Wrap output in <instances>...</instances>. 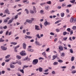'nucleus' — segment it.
I'll return each instance as SVG.
<instances>
[{"label":"nucleus","mask_w":76,"mask_h":76,"mask_svg":"<svg viewBox=\"0 0 76 76\" xmlns=\"http://www.w3.org/2000/svg\"><path fill=\"white\" fill-rule=\"evenodd\" d=\"M38 63V59H36L33 60L32 64L34 65H36Z\"/></svg>","instance_id":"f257e3e1"},{"label":"nucleus","mask_w":76,"mask_h":76,"mask_svg":"<svg viewBox=\"0 0 76 76\" xmlns=\"http://www.w3.org/2000/svg\"><path fill=\"white\" fill-rule=\"evenodd\" d=\"M24 52H25V51H22L21 52H20V54L21 55V56H26V53Z\"/></svg>","instance_id":"f03ea898"},{"label":"nucleus","mask_w":76,"mask_h":76,"mask_svg":"<svg viewBox=\"0 0 76 76\" xmlns=\"http://www.w3.org/2000/svg\"><path fill=\"white\" fill-rule=\"evenodd\" d=\"M15 18H11L10 20L7 23L8 24H10V23H12L13 22V20H14Z\"/></svg>","instance_id":"7ed1b4c3"},{"label":"nucleus","mask_w":76,"mask_h":76,"mask_svg":"<svg viewBox=\"0 0 76 76\" xmlns=\"http://www.w3.org/2000/svg\"><path fill=\"white\" fill-rule=\"evenodd\" d=\"M4 13H7L8 15H9L10 14V12H9V9L8 8L6 9L4 11Z\"/></svg>","instance_id":"20e7f679"},{"label":"nucleus","mask_w":76,"mask_h":76,"mask_svg":"<svg viewBox=\"0 0 76 76\" xmlns=\"http://www.w3.org/2000/svg\"><path fill=\"white\" fill-rule=\"evenodd\" d=\"M35 30H37V31H39V30H40L39 28V26L37 25H35Z\"/></svg>","instance_id":"39448f33"},{"label":"nucleus","mask_w":76,"mask_h":76,"mask_svg":"<svg viewBox=\"0 0 76 76\" xmlns=\"http://www.w3.org/2000/svg\"><path fill=\"white\" fill-rule=\"evenodd\" d=\"M57 57H58V55H57V54H56V55H54L53 56V59H52V60H55V59H56V58H57Z\"/></svg>","instance_id":"423d86ee"},{"label":"nucleus","mask_w":76,"mask_h":76,"mask_svg":"<svg viewBox=\"0 0 76 76\" xmlns=\"http://www.w3.org/2000/svg\"><path fill=\"white\" fill-rule=\"evenodd\" d=\"M23 49H26V43H24L23 44Z\"/></svg>","instance_id":"0eeeda50"},{"label":"nucleus","mask_w":76,"mask_h":76,"mask_svg":"<svg viewBox=\"0 0 76 76\" xmlns=\"http://www.w3.org/2000/svg\"><path fill=\"white\" fill-rule=\"evenodd\" d=\"M1 49L2 50H3L4 51H6V50H7V48H5V47L3 46H1Z\"/></svg>","instance_id":"6e6552de"},{"label":"nucleus","mask_w":76,"mask_h":76,"mask_svg":"<svg viewBox=\"0 0 76 76\" xmlns=\"http://www.w3.org/2000/svg\"><path fill=\"white\" fill-rule=\"evenodd\" d=\"M26 22H28V23H32V20H29V19H27L26 20Z\"/></svg>","instance_id":"1a4fd4ad"},{"label":"nucleus","mask_w":76,"mask_h":76,"mask_svg":"<svg viewBox=\"0 0 76 76\" xmlns=\"http://www.w3.org/2000/svg\"><path fill=\"white\" fill-rule=\"evenodd\" d=\"M24 61H25V60H27V61H29L30 60V58H28V57L27 56L26 57V58L24 59Z\"/></svg>","instance_id":"9d476101"},{"label":"nucleus","mask_w":76,"mask_h":76,"mask_svg":"<svg viewBox=\"0 0 76 76\" xmlns=\"http://www.w3.org/2000/svg\"><path fill=\"white\" fill-rule=\"evenodd\" d=\"M59 49L61 51H63V48L61 46H59Z\"/></svg>","instance_id":"9b49d317"},{"label":"nucleus","mask_w":76,"mask_h":76,"mask_svg":"<svg viewBox=\"0 0 76 76\" xmlns=\"http://www.w3.org/2000/svg\"><path fill=\"white\" fill-rule=\"evenodd\" d=\"M42 55H43V56H44L45 58H47L46 53L45 52H44L42 53Z\"/></svg>","instance_id":"f8f14e48"},{"label":"nucleus","mask_w":76,"mask_h":76,"mask_svg":"<svg viewBox=\"0 0 76 76\" xmlns=\"http://www.w3.org/2000/svg\"><path fill=\"white\" fill-rule=\"evenodd\" d=\"M16 61V63H18V64H19V65H21V64H22V62H21V61Z\"/></svg>","instance_id":"ddd939ff"},{"label":"nucleus","mask_w":76,"mask_h":76,"mask_svg":"<svg viewBox=\"0 0 76 76\" xmlns=\"http://www.w3.org/2000/svg\"><path fill=\"white\" fill-rule=\"evenodd\" d=\"M10 67L12 69H13L15 68V66L11 64H10Z\"/></svg>","instance_id":"4468645a"},{"label":"nucleus","mask_w":76,"mask_h":76,"mask_svg":"<svg viewBox=\"0 0 76 76\" xmlns=\"http://www.w3.org/2000/svg\"><path fill=\"white\" fill-rule=\"evenodd\" d=\"M35 44H36L37 45H40L39 42H38L37 41H36L35 42Z\"/></svg>","instance_id":"2eb2a0df"},{"label":"nucleus","mask_w":76,"mask_h":76,"mask_svg":"<svg viewBox=\"0 0 76 76\" xmlns=\"http://www.w3.org/2000/svg\"><path fill=\"white\" fill-rule=\"evenodd\" d=\"M42 68L41 67H40L39 68V70L40 72H42Z\"/></svg>","instance_id":"dca6fc26"},{"label":"nucleus","mask_w":76,"mask_h":76,"mask_svg":"<svg viewBox=\"0 0 76 76\" xmlns=\"http://www.w3.org/2000/svg\"><path fill=\"white\" fill-rule=\"evenodd\" d=\"M44 25L45 26H47L48 25V22L47 21H45L44 23Z\"/></svg>","instance_id":"f3484780"},{"label":"nucleus","mask_w":76,"mask_h":76,"mask_svg":"<svg viewBox=\"0 0 76 76\" xmlns=\"http://www.w3.org/2000/svg\"><path fill=\"white\" fill-rule=\"evenodd\" d=\"M61 17H64V12L61 13Z\"/></svg>","instance_id":"a211bd4d"},{"label":"nucleus","mask_w":76,"mask_h":76,"mask_svg":"<svg viewBox=\"0 0 76 76\" xmlns=\"http://www.w3.org/2000/svg\"><path fill=\"white\" fill-rule=\"evenodd\" d=\"M28 51H31V52H32V51H34V50L29 48L28 49Z\"/></svg>","instance_id":"6ab92c4d"},{"label":"nucleus","mask_w":76,"mask_h":76,"mask_svg":"<svg viewBox=\"0 0 76 76\" xmlns=\"http://www.w3.org/2000/svg\"><path fill=\"white\" fill-rule=\"evenodd\" d=\"M4 40L1 37L0 39V42H4Z\"/></svg>","instance_id":"aec40b11"},{"label":"nucleus","mask_w":76,"mask_h":76,"mask_svg":"<svg viewBox=\"0 0 76 76\" xmlns=\"http://www.w3.org/2000/svg\"><path fill=\"white\" fill-rule=\"evenodd\" d=\"M74 19L73 18H72V17L71 19H70V22H71V23H72V22H73V20H74Z\"/></svg>","instance_id":"412c9836"},{"label":"nucleus","mask_w":76,"mask_h":76,"mask_svg":"<svg viewBox=\"0 0 76 76\" xmlns=\"http://www.w3.org/2000/svg\"><path fill=\"white\" fill-rule=\"evenodd\" d=\"M10 57V55H8L5 56V58H9Z\"/></svg>","instance_id":"4be33fe9"},{"label":"nucleus","mask_w":76,"mask_h":76,"mask_svg":"<svg viewBox=\"0 0 76 76\" xmlns=\"http://www.w3.org/2000/svg\"><path fill=\"white\" fill-rule=\"evenodd\" d=\"M36 37H37L38 38H41V37L40 36H39V34H36Z\"/></svg>","instance_id":"5701e85b"},{"label":"nucleus","mask_w":76,"mask_h":76,"mask_svg":"<svg viewBox=\"0 0 76 76\" xmlns=\"http://www.w3.org/2000/svg\"><path fill=\"white\" fill-rule=\"evenodd\" d=\"M61 57H64L65 56V53H62L61 54Z\"/></svg>","instance_id":"b1692460"},{"label":"nucleus","mask_w":76,"mask_h":76,"mask_svg":"<svg viewBox=\"0 0 76 76\" xmlns=\"http://www.w3.org/2000/svg\"><path fill=\"white\" fill-rule=\"evenodd\" d=\"M33 10L34 11V12L35 13H37V11L36 10V8L35 7H33Z\"/></svg>","instance_id":"393cba45"},{"label":"nucleus","mask_w":76,"mask_h":76,"mask_svg":"<svg viewBox=\"0 0 76 76\" xmlns=\"http://www.w3.org/2000/svg\"><path fill=\"white\" fill-rule=\"evenodd\" d=\"M16 57L18 59V60H20V58H21V56H16Z\"/></svg>","instance_id":"a878e982"},{"label":"nucleus","mask_w":76,"mask_h":76,"mask_svg":"<svg viewBox=\"0 0 76 76\" xmlns=\"http://www.w3.org/2000/svg\"><path fill=\"white\" fill-rule=\"evenodd\" d=\"M11 44H13V45H16L17 44V43L15 42H12L10 43Z\"/></svg>","instance_id":"bb28decb"},{"label":"nucleus","mask_w":76,"mask_h":76,"mask_svg":"<svg viewBox=\"0 0 76 76\" xmlns=\"http://www.w3.org/2000/svg\"><path fill=\"white\" fill-rule=\"evenodd\" d=\"M25 11H26L27 14H29V10H28L26 9H25Z\"/></svg>","instance_id":"cd10ccee"},{"label":"nucleus","mask_w":76,"mask_h":76,"mask_svg":"<svg viewBox=\"0 0 76 76\" xmlns=\"http://www.w3.org/2000/svg\"><path fill=\"white\" fill-rule=\"evenodd\" d=\"M72 29L73 30H76V26H74L72 27Z\"/></svg>","instance_id":"c85d7f7f"},{"label":"nucleus","mask_w":76,"mask_h":76,"mask_svg":"<svg viewBox=\"0 0 76 76\" xmlns=\"http://www.w3.org/2000/svg\"><path fill=\"white\" fill-rule=\"evenodd\" d=\"M58 64V62H55L53 63V65L55 66L56 65H57V64Z\"/></svg>","instance_id":"c756f323"},{"label":"nucleus","mask_w":76,"mask_h":76,"mask_svg":"<svg viewBox=\"0 0 76 76\" xmlns=\"http://www.w3.org/2000/svg\"><path fill=\"white\" fill-rule=\"evenodd\" d=\"M61 20H58L55 23V24H57V23H59V22H61Z\"/></svg>","instance_id":"7c9ffc66"},{"label":"nucleus","mask_w":76,"mask_h":76,"mask_svg":"<svg viewBox=\"0 0 76 76\" xmlns=\"http://www.w3.org/2000/svg\"><path fill=\"white\" fill-rule=\"evenodd\" d=\"M70 1V3H71L74 4L75 3V0Z\"/></svg>","instance_id":"2f4dec72"},{"label":"nucleus","mask_w":76,"mask_h":76,"mask_svg":"<svg viewBox=\"0 0 76 76\" xmlns=\"http://www.w3.org/2000/svg\"><path fill=\"white\" fill-rule=\"evenodd\" d=\"M71 73H72V74H74L76 73V71L75 70H73L72 71Z\"/></svg>","instance_id":"473e14b6"},{"label":"nucleus","mask_w":76,"mask_h":76,"mask_svg":"<svg viewBox=\"0 0 76 76\" xmlns=\"http://www.w3.org/2000/svg\"><path fill=\"white\" fill-rule=\"evenodd\" d=\"M47 4H51V1H48L47 2Z\"/></svg>","instance_id":"72a5a7b5"},{"label":"nucleus","mask_w":76,"mask_h":76,"mask_svg":"<svg viewBox=\"0 0 76 76\" xmlns=\"http://www.w3.org/2000/svg\"><path fill=\"white\" fill-rule=\"evenodd\" d=\"M7 21H8V20H7V19H5L4 20V23H6L7 22Z\"/></svg>","instance_id":"f704fd0d"},{"label":"nucleus","mask_w":76,"mask_h":76,"mask_svg":"<svg viewBox=\"0 0 76 76\" xmlns=\"http://www.w3.org/2000/svg\"><path fill=\"white\" fill-rule=\"evenodd\" d=\"M30 12L31 13H32V14H34V11L32 10H30Z\"/></svg>","instance_id":"c9c22d12"},{"label":"nucleus","mask_w":76,"mask_h":76,"mask_svg":"<svg viewBox=\"0 0 76 76\" xmlns=\"http://www.w3.org/2000/svg\"><path fill=\"white\" fill-rule=\"evenodd\" d=\"M75 60V57L73 56H72L71 58V61H73V60Z\"/></svg>","instance_id":"e433bc0d"},{"label":"nucleus","mask_w":76,"mask_h":76,"mask_svg":"<svg viewBox=\"0 0 76 76\" xmlns=\"http://www.w3.org/2000/svg\"><path fill=\"white\" fill-rule=\"evenodd\" d=\"M58 62H59V63H63V61L59 59L58 60Z\"/></svg>","instance_id":"4c0bfd02"},{"label":"nucleus","mask_w":76,"mask_h":76,"mask_svg":"<svg viewBox=\"0 0 76 76\" xmlns=\"http://www.w3.org/2000/svg\"><path fill=\"white\" fill-rule=\"evenodd\" d=\"M19 47H20V46L19 45H18L17 46L15 47L14 49L17 50V48H18Z\"/></svg>","instance_id":"58836bf2"},{"label":"nucleus","mask_w":76,"mask_h":76,"mask_svg":"<svg viewBox=\"0 0 76 76\" xmlns=\"http://www.w3.org/2000/svg\"><path fill=\"white\" fill-rule=\"evenodd\" d=\"M46 4V3L44 2L43 3H42L40 4V6H43V5H44L45 4Z\"/></svg>","instance_id":"ea45409f"},{"label":"nucleus","mask_w":76,"mask_h":76,"mask_svg":"<svg viewBox=\"0 0 76 76\" xmlns=\"http://www.w3.org/2000/svg\"><path fill=\"white\" fill-rule=\"evenodd\" d=\"M67 31L68 32H70V28H68L67 29Z\"/></svg>","instance_id":"a19ab883"},{"label":"nucleus","mask_w":76,"mask_h":76,"mask_svg":"<svg viewBox=\"0 0 76 76\" xmlns=\"http://www.w3.org/2000/svg\"><path fill=\"white\" fill-rule=\"evenodd\" d=\"M70 52L71 53H73V50L72 49H70Z\"/></svg>","instance_id":"79ce46f5"},{"label":"nucleus","mask_w":76,"mask_h":76,"mask_svg":"<svg viewBox=\"0 0 76 76\" xmlns=\"http://www.w3.org/2000/svg\"><path fill=\"white\" fill-rule=\"evenodd\" d=\"M3 28L4 29H6L7 28V26H4Z\"/></svg>","instance_id":"37998d69"},{"label":"nucleus","mask_w":76,"mask_h":76,"mask_svg":"<svg viewBox=\"0 0 76 76\" xmlns=\"http://www.w3.org/2000/svg\"><path fill=\"white\" fill-rule=\"evenodd\" d=\"M20 72H22V73H24V71H23V69H20Z\"/></svg>","instance_id":"c03bdc74"},{"label":"nucleus","mask_w":76,"mask_h":76,"mask_svg":"<svg viewBox=\"0 0 76 76\" xmlns=\"http://www.w3.org/2000/svg\"><path fill=\"white\" fill-rule=\"evenodd\" d=\"M67 34V32L66 31H64L63 32V34L64 35H66Z\"/></svg>","instance_id":"a18cd8bd"},{"label":"nucleus","mask_w":76,"mask_h":76,"mask_svg":"<svg viewBox=\"0 0 76 76\" xmlns=\"http://www.w3.org/2000/svg\"><path fill=\"white\" fill-rule=\"evenodd\" d=\"M9 31H7L6 34H5V35H8V34H9Z\"/></svg>","instance_id":"49530a36"},{"label":"nucleus","mask_w":76,"mask_h":76,"mask_svg":"<svg viewBox=\"0 0 76 76\" xmlns=\"http://www.w3.org/2000/svg\"><path fill=\"white\" fill-rule=\"evenodd\" d=\"M66 6V4L65 3L63 4L62 5V7H64V6Z\"/></svg>","instance_id":"de8ad7c7"},{"label":"nucleus","mask_w":76,"mask_h":76,"mask_svg":"<svg viewBox=\"0 0 76 76\" xmlns=\"http://www.w3.org/2000/svg\"><path fill=\"white\" fill-rule=\"evenodd\" d=\"M64 41H66V40H67V37H65L64 38H63Z\"/></svg>","instance_id":"09e8293b"},{"label":"nucleus","mask_w":76,"mask_h":76,"mask_svg":"<svg viewBox=\"0 0 76 76\" xmlns=\"http://www.w3.org/2000/svg\"><path fill=\"white\" fill-rule=\"evenodd\" d=\"M26 37H25V39H28V38H29V36H28L27 35H25Z\"/></svg>","instance_id":"8fccbe9b"},{"label":"nucleus","mask_w":76,"mask_h":76,"mask_svg":"<svg viewBox=\"0 0 76 76\" xmlns=\"http://www.w3.org/2000/svg\"><path fill=\"white\" fill-rule=\"evenodd\" d=\"M18 15H17L15 17V19H17L18 18Z\"/></svg>","instance_id":"3c124183"},{"label":"nucleus","mask_w":76,"mask_h":76,"mask_svg":"<svg viewBox=\"0 0 76 76\" xmlns=\"http://www.w3.org/2000/svg\"><path fill=\"white\" fill-rule=\"evenodd\" d=\"M50 34L51 35H54V33L53 32H50Z\"/></svg>","instance_id":"603ef678"},{"label":"nucleus","mask_w":76,"mask_h":76,"mask_svg":"<svg viewBox=\"0 0 76 76\" xmlns=\"http://www.w3.org/2000/svg\"><path fill=\"white\" fill-rule=\"evenodd\" d=\"M40 12L41 14H42L44 13V11L43 10H41L40 11Z\"/></svg>","instance_id":"864d4df0"},{"label":"nucleus","mask_w":76,"mask_h":76,"mask_svg":"<svg viewBox=\"0 0 76 76\" xmlns=\"http://www.w3.org/2000/svg\"><path fill=\"white\" fill-rule=\"evenodd\" d=\"M72 39L73 40H75V39H76V37L73 36L72 37Z\"/></svg>","instance_id":"5fc2aeb1"},{"label":"nucleus","mask_w":76,"mask_h":76,"mask_svg":"<svg viewBox=\"0 0 76 76\" xmlns=\"http://www.w3.org/2000/svg\"><path fill=\"white\" fill-rule=\"evenodd\" d=\"M61 68H62V69H66V66H61Z\"/></svg>","instance_id":"6e6d98bb"},{"label":"nucleus","mask_w":76,"mask_h":76,"mask_svg":"<svg viewBox=\"0 0 76 76\" xmlns=\"http://www.w3.org/2000/svg\"><path fill=\"white\" fill-rule=\"evenodd\" d=\"M75 69V66H72V69Z\"/></svg>","instance_id":"4d7b16f0"},{"label":"nucleus","mask_w":76,"mask_h":76,"mask_svg":"<svg viewBox=\"0 0 76 76\" xmlns=\"http://www.w3.org/2000/svg\"><path fill=\"white\" fill-rule=\"evenodd\" d=\"M48 71V69H47L45 70L44 72H47Z\"/></svg>","instance_id":"13d9d810"},{"label":"nucleus","mask_w":76,"mask_h":76,"mask_svg":"<svg viewBox=\"0 0 76 76\" xmlns=\"http://www.w3.org/2000/svg\"><path fill=\"white\" fill-rule=\"evenodd\" d=\"M31 33L29 32H27L26 33V34H27V35H30V34Z\"/></svg>","instance_id":"bf43d9fd"},{"label":"nucleus","mask_w":76,"mask_h":76,"mask_svg":"<svg viewBox=\"0 0 76 76\" xmlns=\"http://www.w3.org/2000/svg\"><path fill=\"white\" fill-rule=\"evenodd\" d=\"M67 7H72V5L69 4L67 6Z\"/></svg>","instance_id":"052dcab7"},{"label":"nucleus","mask_w":76,"mask_h":76,"mask_svg":"<svg viewBox=\"0 0 76 76\" xmlns=\"http://www.w3.org/2000/svg\"><path fill=\"white\" fill-rule=\"evenodd\" d=\"M9 61H10V60H9V59H6L5 60V62H9Z\"/></svg>","instance_id":"680f3d73"},{"label":"nucleus","mask_w":76,"mask_h":76,"mask_svg":"<svg viewBox=\"0 0 76 76\" xmlns=\"http://www.w3.org/2000/svg\"><path fill=\"white\" fill-rule=\"evenodd\" d=\"M52 74H55V73H56V72H55V71H52Z\"/></svg>","instance_id":"e2e57ef3"},{"label":"nucleus","mask_w":76,"mask_h":76,"mask_svg":"<svg viewBox=\"0 0 76 76\" xmlns=\"http://www.w3.org/2000/svg\"><path fill=\"white\" fill-rule=\"evenodd\" d=\"M2 33H3V31L2 30H1L0 31V34H2Z\"/></svg>","instance_id":"0e129e2a"},{"label":"nucleus","mask_w":76,"mask_h":76,"mask_svg":"<svg viewBox=\"0 0 76 76\" xmlns=\"http://www.w3.org/2000/svg\"><path fill=\"white\" fill-rule=\"evenodd\" d=\"M56 31L57 32H59L60 31V30H59L58 29H56Z\"/></svg>","instance_id":"69168bd1"},{"label":"nucleus","mask_w":76,"mask_h":76,"mask_svg":"<svg viewBox=\"0 0 76 76\" xmlns=\"http://www.w3.org/2000/svg\"><path fill=\"white\" fill-rule=\"evenodd\" d=\"M49 50H50V48H48L46 49V51L48 52V51Z\"/></svg>","instance_id":"338daca9"},{"label":"nucleus","mask_w":76,"mask_h":76,"mask_svg":"<svg viewBox=\"0 0 76 76\" xmlns=\"http://www.w3.org/2000/svg\"><path fill=\"white\" fill-rule=\"evenodd\" d=\"M14 51L15 53H17V52H18V50H17V49H14Z\"/></svg>","instance_id":"774afa93"}]
</instances>
